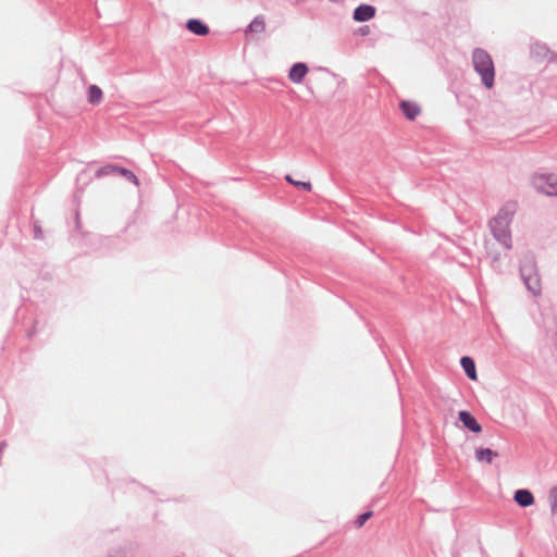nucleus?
Masks as SVG:
<instances>
[{
    "label": "nucleus",
    "mask_w": 557,
    "mask_h": 557,
    "mask_svg": "<svg viewBox=\"0 0 557 557\" xmlns=\"http://www.w3.org/2000/svg\"><path fill=\"white\" fill-rule=\"evenodd\" d=\"M518 210L516 201H507L498 210L497 214L488 222L494 238L506 249L511 248L510 224Z\"/></svg>",
    "instance_id": "1"
},
{
    "label": "nucleus",
    "mask_w": 557,
    "mask_h": 557,
    "mask_svg": "<svg viewBox=\"0 0 557 557\" xmlns=\"http://www.w3.org/2000/svg\"><path fill=\"white\" fill-rule=\"evenodd\" d=\"M472 64L474 71L480 75L482 84L487 89H492L495 81V67L490 53L484 49L475 48L472 52Z\"/></svg>",
    "instance_id": "2"
},
{
    "label": "nucleus",
    "mask_w": 557,
    "mask_h": 557,
    "mask_svg": "<svg viewBox=\"0 0 557 557\" xmlns=\"http://www.w3.org/2000/svg\"><path fill=\"white\" fill-rule=\"evenodd\" d=\"M520 274L528 290L534 296L541 295V277L537 271L535 258L532 253L523 256L520 265Z\"/></svg>",
    "instance_id": "3"
},
{
    "label": "nucleus",
    "mask_w": 557,
    "mask_h": 557,
    "mask_svg": "<svg viewBox=\"0 0 557 557\" xmlns=\"http://www.w3.org/2000/svg\"><path fill=\"white\" fill-rule=\"evenodd\" d=\"M532 184L536 191L549 197H557L556 174H537L533 177Z\"/></svg>",
    "instance_id": "4"
},
{
    "label": "nucleus",
    "mask_w": 557,
    "mask_h": 557,
    "mask_svg": "<svg viewBox=\"0 0 557 557\" xmlns=\"http://www.w3.org/2000/svg\"><path fill=\"white\" fill-rule=\"evenodd\" d=\"M309 69L305 63H295L288 72V79L294 84H301L305 76L308 74Z\"/></svg>",
    "instance_id": "5"
},
{
    "label": "nucleus",
    "mask_w": 557,
    "mask_h": 557,
    "mask_svg": "<svg viewBox=\"0 0 557 557\" xmlns=\"http://www.w3.org/2000/svg\"><path fill=\"white\" fill-rule=\"evenodd\" d=\"M375 8L370 4H360L354 11V20L356 22H367L375 16Z\"/></svg>",
    "instance_id": "6"
},
{
    "label": "nucleus",
    "mask_w": 557,
    "mask_h": 557,
    "mask_svg": "<svg viewBox=\"0 0 557 557\" xmlns=\"http://www.w3.org/2000/svg\"><path fill=\"white\" fill-rule=\"evenodd\" d=\"M459 420L463 423V425L474 433H480L482 428L476 419L468 411H459L458 413Z\"/></svg>",
    "instance_id": "7"
},
{
    "label": "nucleus",
    "mask_w": 557,
    "mask_h": 557,
    "mask_svg": "<svg viewBox=\"0 0 557 557\" xmlns=\"http://www.w3.org/2000/svg\"><path fill=\"white\" fill-rule=\"evenodd\" d=\"M186 27L189 32L198 36H206L209 34V27L200 20L190 18L187 21Z\"/></svg>",
    "instance_id": "8"
},
{
    "label": "nucleus",
    "mask_w": 557,
    "mask_h": 557,
    "mask_svg": "<svg viewBox=\"0 0 557 557\" xmlns=\"http://www.w3.org/2000/svg\"><path fill=\"white\" fill-rule=\"evenodd\" d=\"M513 499L521 507H529L534 504L533 494L529 490L516 491Z\"/></svg>",
    "instance_id": "9"
},
{
    "label": "nucleus",
    "mask_w": 557,
    "mask_h": 557,
    "mask_svg": "<svg viewBox=\"0 0 557 557\" xmlns=\"http://www.w3.org/2000/svg\"><path fill=\"white\" fill-rule=\"evenodd\" d=\"M400 109L404 115L409 120H414L420 114V108L417 103L410 101H403Z\"/></svg>",
    "instance_id": "10"
},
{
    "label": "nucleus",
    "mask_w": 557,
    "mask_h": 557,
    "mask_svg": "<svg viewBox=\"0 0 557 557\" xmlns=\"http://www.w3.org/2000/svg\"><path fill=\"white\" fill-rule=\"evenodd\" d=\"M265 30V21L262 15L256 16L246 28L248 33H263Z\"/></svg>",
    "instance_id": "11"
},
{
    "label": "nucleus",
    "mask_w": 557,
    "mask_h": 557,
    "mask_svg": "<svg viewBox=\"0 0 557 557\" xmlns=\"http://www.w3.org/2000/svg\"><path fill=\"white\" fill-rule=\"evenodd\" d=\"M498 454L493 451L490 448H478L475 450V458L478 461H486L487 463H492L493 459L496 458Z\"/></svg>",
    "instance_id": "12"
},
{
    "label": "nucleus",
    "mask_w": 557,
    "mask_h": 557,
    "mask_svg": "<svg viewBox=\"0 0 557 557\" xmlns=\"http://www.w3.org/2000/svg\"><path fill=\"white\" fill-rule=\"evenodd\" d=\"M460 363L468 375L469 379L475 380L476 379V371H475V364L472 358L470 357H462L460 360Z\"/></svg>",
    "instance_id": "13"
},
{
    "label": "nucleus",
    "mask_w": 557,
    "mask_h": 557,
    "mask_svg": "<svg viewBox=\"0 0 557 557\" xmlns=\"http://www.w3.org/2000/svg\"><path fill=\"white\" fill-rule=\"evenodd\" d=\"M102 90L97 85H91L88 88V102L91 104H99L102 101Z\"/></svg>",
    "instance_id": "14"
},
{
    "label": "nucleus",
    "mask_w": 557,
    "mask_h": 557,
    "mask_svg": "<svg viewBox=\"0 0 557 557\" xmlns=\"http://www.w3.org/2000/svg\"><path fill=\"white\" fill-rule=\"evenodd\" d=\"M548 502L553 516H557V485L552 487L548 493Z\"/></svg>",
    "instance_id": "15"
},
{
    "label": "nucleus",
    "mask_w": 557,
    "mask_h": 557,
    "mask_svg": "<svg viewBox=\"0 0 557 557\" xmlns=\"http://www.w3.org/2000/svg\"><path fill=\"white\" fill-rule=\"evenodd\" d=\"M116 174H120L121 176L125 177L127 181L134 183L135 185H138V178L132 171L117 165Z\"/></svg>",
    "instance_id": "16"
},
{
    "label": "nucleus",
    "mask_w": 557,
    "mask_h": 557,
    "mask_svg": "<svg viewBox=\"0 0 557 557\" xmlns=\"http://www.w3.org/2000/svg\"><path fill=\"white\" fill-rule=\"evenodd\" d=\"M285 180L286 182H288L289 184L294 185L295 187H299V188H302L307 191H310L312 186L309 182H300V181H295L289 174H287L285 176Z\"/></svg>",
    "instance_id": "17"
},
{
    "label": "nucleus",
    "mask_w": 557,
    "mask_h": 557,
    "mask_svg": "<svg viewBox=\"0 0 557 557\" xmlns=\"http://www.w3.org/2000/svg\"><path fill=\"white\" fill-rule=\"evenodd\" d=\"M117 170V165L109 164L100 168L96 171V177H102L110 174H115Z\"/></svg>",
    "instance_id": "18"
},
{
    "label": "nucleus",
    "mask_w": 557,
    "mask_h": 557,
    "mask_svg": "<svg viewBox=\"0 0 557 557\" xmlns=\"http://www.w3.org/2000/svg\"><path fill=\"white\" fill-rule=\"evenodd\" d=\"M373 516L372 511H366L362 515L358 516L355 521V525L357 528H361L371 517Z\"/></svg>",
    "instance_id": "19"
},
{
    "label": "nucleus",
    "mask_w": 557,
    "mask_h": 557,
    "mask_svg": "<svg viewBox=\"0 0 557 557\" xmlns=\"http://www.w3.org/2000/svg\"><path fill=\"white\" fill-rule=\"evenodd\" d=\"M361 35H368L369 34V26H363L360 28Z\"/></svg>",
    "instance_id": "20"
},
{
    "label": "nucleus",
    "mask_w": 557,
    "mask_h": 557,
    "mask_svg": "<svg viewBox=\"0 0 557 557\" xmlns=\"http://www.w3.org/2000/svg\"><path fill=\"white\" fill-rule=\"evenodd\" d=\"M36 232H37V238H38V237H39L40 230L37 227V228H36Z\"/></svg>",
    "instance_id": "21"
}]
</instances>
